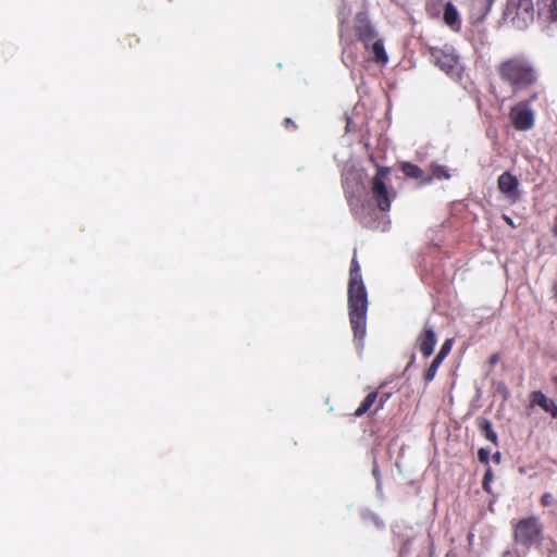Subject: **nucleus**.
<instances>
[{"instance_id":"f257e3e1","label":"nucleus","mask_w":557,"mask_h":557,"mask_svg":"<svg viewBox=\"0 0 557 557\" xmlns=\"http://www.w3.org/2000/svg\"><path fill=\"white\" fill-rule=\"evenodd\" d=\"M368 294L357 259V249L350 262L348 281V314L354 333V342L358 348L363 347L367 334Z\"/></svg>"},{"instance_id":"f03ea898","label":"nucleus","mask_w":557,"mask_h":557,"mask_svg":"<svg viewBox=\"0 0 557 557\" xmlns=\"http://www.w3.org/2000/svg\"><path fill=\"white\" fill-rule=\"evenodd\" d=\"M499 81L509 88L512 96L527 91L540 82V70L527 54H512L502 59L495 67Z\"/></svg>"},{"instance_id":"7ed1b4c3","label":"nucleus","mask_w":557,"mask_h":557,"mask_svg":"<svg viewBox=\"0 0 557 557\" xmlns=\"http://www.w3.org/2000/svg\"><path fill=\"white\" fill-rule=\"evenodd\" d=\"M512 540L525 548L541 546L544 540V527L540 518L529 516L511 522Z\"/></svg>"},{"instance_id":"20e7f679","label":"nucleus","mask_w":557,"mask_h":557,"mask_svg":"<svg viewBox=\"0 0 557 557\" xmlns=\"http://www.w3.org/2000/svg\"><path fill=\"white\" fill-rule=\"evenodd\" d=\"M376 172L370 181V195L381 212H388L397 191L387 185L391 168L375 164Z\"/></svg>"},{"instance_id":"39448f33","label":"nucleus","mask_w":557,"mask_h":557,"mask_svg":"<svg viewBox=\"0 0 557 557\" xmlns=\"http://www.w3.org/2000/svg\"><path fill=\"white\" fill-rule=\"evenodd\" d=\"M540 91H533L528 98L518 101L510 108L509 117L512 126L520 132L530 131L535 124V112L532 103L540 97Z\"/></svg>"},{"instance_id":"423d86ee","label":"nucleus","mask_w":557,"mask_h":557,"mask_svg":"<svg viewBox=\"0 0 557 557\" xmlns=\"http://www.w3.org/2000/svg\"><path fill=\"white\" fill-rule=\"evenodd\" d=\"M430 55L432 63L447 75L455 76L459 74V57L455 53V49L451 46L432 47L430 48Z\"/></svg>"},{"instance_id":"0eeeda50","label":"nucleus","mask_w":557,"mask_h":557,"mask_svg":"<svg viewBox=\"0 0 557 557\" xmlns=\"http://www.w3.org/2000/svg\"><path fill=\"white\" fill-rule=\"evenodd\" d=\"M352 29L357 39L363 45L366 50H369L370 44L379 37V34L366 11L358 12L355 15Z\"/></svg>"},{"instance_id":"6e6552de","label":"nucleus","mask_w":557,"mask_h":557,"mask_svg":"<svg viewBox=\"0 0 557 557\" xmlns=\"http://www.w3.org/2000/svg\"><path fill=\"white\" fill-rule=\"evenodd\" d=\"M497 188L511 205L517 203L521 198L519 181L517 176L509 171L498 176Z\"/></svg>"},{"instance_id":"1a4fd4ad","label":"nucleus","mask_w":557,"mask_h":557,"mask_svg":"<svg viewBox=\"0 0 557 557\" xmlns=\"http://www.w3.org/2000/svg\"><path fill=\"white\" fill-rule=\"evenodd\" d=\"M435 344V331L433 330V326L429 325V323H425L422 332L417 338V345L423 357L429 358L433 354Z\"/></svg>"},{"instance_id":"9d476101","label":"nucleus","mask_w":557,"mask_h":557,"mask_svg":"<svg viewBox=\"0 0 557 557\" xmlns=\"http://www.w3.org/2000/svg\"><path fill=\"white\" fill-rule=\"evenodd\" d=\"M530 406H539L553 418L557 419V404L548 398L542 391H534L530 394Z\"/></svg>"},{"instance_id":"9b49d317","label":"nucleus","mask_w":557,"mask_h":557,"mask_svg":"<svg viewBox=\"0 0 557 557\" xmlns=\"http://www.w3.org/2000/svg\"><path fill=\"white\" fill-rule=\"evenodd\" d=\"M539 16L547 23L557 22V0H539Z\"/></svg>"},{"instance_id":"f8f14e48","label":"nucleus","mask_w":557,"mask_h":557,"mask_svg":"<svg viewBox=\"0 0 557 557\" xmlns=\"http://www.w3.org/2000/svg\"><path fill=\"white\" fill-rule=\"evenodd\" d=\"M400 170L408 178L420 180L422 184L431 183L432 176H424L423 171L416 164L410 162H401Z\"/></svg>"},{"instance_id":"ddd939ff","label":"nucleus","mask_w":557,"mask_h":557,"mask_svg":"<svg viewBox=\"0 0 557 557\" xmlns=\"http://www.w3.org/2000/svg\"><path fill=\"white\" fill-rule=\"evenodd\" d=\"M369 50L373 53L376 63L385 65L388 62V55L385 51L383 39L376 37V39L370 44Z\"/></svg>"},{"instance_id":"4468645a","label":"nucleus","mask_w":557,"mask_h":557,"mask_svg":"<svg viewBox=\"0 0 557 557\" xmlns=\"http://www.w3.org/2000/svg\"><path fill=\"white\" fill-rule=\"evenodd\" d=\"M377 397H379L377 391L370 392L364 397V399L361 401L359 407L355 410L354 416L356 418H360L363 414H366L367 412H369L370 409L376 404Z\"/></svg>"},{"instance_id":"2eb2a0df","label":"nucleus","mask_w":557,"mask_h":557,"mask_svg":"<svg viewBox=\"0 0 557 557\" xmlns=\"http://www.w3.org/2000/svg\"><path fill=\"white\" fill-rule=\"evenodd\" d=\"M495 0H474L473 3V15L480 22H482L488 14Z\"/></svg>"},{"instance_id":"dca6fc26","label":"nucleus","mask_w":557,"mask_h":557,"mask_svg":"<svg viewBox=\"0 0 557 557\" xmlns=\"http://www.w3.org/2000/svg\"><path fill=\"white\" fill-rule=\"evenodd\" d=\"M478 426L486 440H488L493 444H497V434L494 432L492 423L488 419L480 418L478 420Z\"/></svg>"},{"instance_id":"f3484780","label":"nucleus","mask_w":557,"mask_h":557,"mask_svg":"<svg viewBox=\"0 0 557 557\" xmlns=\"http://www.w3.org/2000/svg\"><path fill=\"white\" fill-rule=\"evenodd\" d=\"M443 18L445 24L450 27L459 24V14L453 3L447 2L445 4Z\"/></svg>"},{"instance_id":"a211bd4d","label":"nucleus","mask_w":557,"mask_h":557,"mask_svg":"<svg viewBox=\"0 0 557 557\" xmlns=\"http://www.w3.org/2000/svg\"><path fill=\"white\" fill-rule=\"evenodd\" d=\"M444 360L440 359L438 357L435 356V358L433 359V361L431 362V364L429 366V368L426 369V371L424 372V375H423V379L425 381V383H430L431 381L434 380L435 375H436V372L440 368V366L442 364Z\"/></svg>"},{"instance_id":"6ab92c4d","label":"nucleus","mask_w":557,"mask_h":557,"mask_svg":"<svg viewBox=\"0 0 557 557\" xmlns=\"http://www.w3.org/2000/svg\"><path fill=\"white\" fill-rule=\"evenodd\" d=\"M449 173L447 171V169L443 165H434L432 168V178L435 177V178H438V180H447L449 178Z\"/></svg>"},{"instance_id":"aec40b11","label":"nucleus","mask_w":557,"mask_h":557,"mask_svg":"<svg viewBox=\"0 0 557 557\" xmlns=\"http://www.w3.org/2000/svg\"><path fill=\"white\" fill-rule=\"evenodd\" d=\"M453 344H454V339L453 338H447L444 342V344L442 345V347H441L438 354L436 355V357H438L440 359L444 360L448 356V354L450 352Z\"/></svg>"},{"instance_id":"412c9836","label":"nucleus","mask_w":557,"mask_h":557,"mask_svg":"<svg viewBox=\"0 0 557 557\" xmlns=\"http://www.w3.org/2000/svg\"><path fill=\"white\" fill-rule=\"evenodd\" d=\"M391 397V393H382V394H379V397H377V400H376V406L373 410V414L376 413L380 409H383L385 403Z\"/></svg>"},{"instance_id":"4be33fe9","label":"nucleus","mask_w":557,"mask_h":557,"mask_svg":"<svg viewBox=\"0 0 557 557\" xmlns=\"http://www.w3.org/2000/svg\"><path fill=\"white\" fill-rule=\"evenodd\" d=\"M518 9L523 10L529 15L533 14V3L532 0H519Z\"/></svg>"},{"instance_id":"5701e85b","label":"nucleus","mask_w":557,"mask_h":557,"mask_svg":"<svg viewBox=\"0 0 557 557\" xmlns=\"http://www.w3.org/2000/svg\"><path fill=\"white\" fill-rule=\"evenodd\" d=\"M492 480H493V472H492V469L488 468L485 471L483 481H482V486L486 492H490V483L492 482Z\"/></svg>"},{"instance_id":"b1692460","label":"nucleus","mask_w":557,"mask_h":557,"mask_svg":"<svg viewBox=\"0 0 557 557\" xmlns=\"http://www.w3.org/2000/svg\"><path fill=\"white\" fill-rule=\"evenodd\" d=\"M555 499L552 493H544L541 497V504L544 507H549L554 505Z\"/></svg>"},{"instance_id":"393cba45","label":"nucleus","mask_w":557,"mask_h":557,"mask_svg":"<svg viewBox=\"0 0 557 557\" xmlns=\"http://www.w3.org/2000/svg\"><path fill=\"white\" fill-rule=\"evenodd\" d=\"M478 458L482 463L487 465L490 461V450L486 448H480L478 451Z\"/></svg>"},{"instance_id":"a878e982","label":"nucleus","mask_w":557,"mask_h":557,"mask_svg":"<svg viewBox=\"0 0 557 557\" xmlns=\"http://www.w3.org/2000/svg\"><path fill=\"white\" fill-rule=\"evenodd\" d=\"M139 41V39L135 36V35H128L124 38V42L125 45H127L128 47H132L133 44H137Z\"/></svg>"},{"instance_id":"bb28decb","label":"nucleus","mask_w":557,"mask_h":557,"mask_svg":"<svg viewBox=\"0 0 557 557\" xmlns=\"http://www.w3.org/2000/svg\"><path fill=\"white\" fill-rule=\"evenodd\" d=\"M284 125L287 129H290V131H294L296 129V124L294 123V121L289 117H286L284 120Z\"/></svg>"},{"instance_id":"cd10ccee","label":"nucleus","mask_w":557,"mask_h":557,"mask_svg":"<svg viewBox=\"0 0 557 557\" xmlns=\"http://www.w3.org/2000/svg\"><path fill=\"white\" fill-rule=\"evenodd\" d=\"M552 234H553L554 238L557 239V213H556V216L554 218V224H553V227H552Z\"/></svg>"},{"instance_id":"c85d7f7f","label":"nucleus","mask_w":557,"mask_h":557,"mask_svg":"<svg viewBox=\"0 0 557 557\" xmlns=\"http://www.w3.org/2000/svg\"><path fill=\"white\" fill-rule=\"evenodd\" d=\"M497 361H498V356L497 355L491 356V358H490V363L491 364H495Z\"/></svg>"},{"instance_id":"c756f323","label":"nucleus","mask_w":557,"mask_h":557,"mask_svg":"<svg viewBox=\"0 0 557 557\" xmlns=\"http://www.w3.org/2000/svg\"><path fill=\"white\" fill-rule=\"evenodd\" d=\"M493 458L495 459V461H497V462H498V461H499V459H500V454H499V453H496V454L494 455V457H493Z\"/></svg>"},{"instance_id":"7c9ffc66","label":"nucleus","mask_w":557,"mask_h":557,"mask_svg":"<svg viewBox=\"0 0 557 557\" xmlns=\"http://www.w3.org/2000/svg\"><path fill=\"white\" fill-rule=\"evenodd\" d=\"M506 556L511 557V553H510V550H506V552L504 553V557H506Z\"/></svg>"},{"instance_id":"2f4dec72","label":"nucleus","mask_w":557,"mask_h":557,"mask_svg":"<svg viewBox=\"0 0 557 557\" xmlns=\"http://www.w3.org/2000/svg\"><path fill=\"white\" fill-rule=\"evenodd\" d=\"M553 381L557 383V376H555V377L553 379Z\"/></svg>"}]
</instances>
